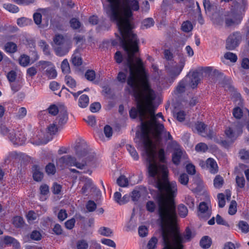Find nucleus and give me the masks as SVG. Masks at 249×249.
<instances>
[{
    "mask_svg": "<svg viewBox=\"0 0 249 249\" xmlns=\"http://www.w3.org/2000/svg\"><path fill=\"white\" fill-rule=\"evenodd\" d=\"M144 93L135 91L136 94L137 108H132L129 111L131 118L135 119L139 116L141 121V141L144 144L148 160L153 161L154 153L152 148V139L158 142L161 139V133L164 132V126L158 119L164 121L161 113L155 115L153 102L156 98L155 92L146 86L144 87Z\"/></svg>",
    "mask_w": 249,
    "mask_h": 249,
    "instance_id": "f257e3e1",
    "label": "nucleus"
},
{
    "mask_svg": "<svg viewBox=\"0 0 249 249\" xmlns=\"http://www.w3.org/2000/svg\"><path fill=\"white\" fill-rule=\"evenodd\" d=\"M177 185L175 183L169 184L165 190L167 196L162 195L158 201L164 246L163 249H183V244L190 241L194 236L189 228H186L182 235L175 226L177 214L174 198L177 195Z\"/></svg>",
    "mask_w": 249,
    "mask_h": 249,
    "instance_id": "f03ea898",
    "label": "nucleus"
},
{
    "mask_svg": "<svg viewBox=\"0 0 249 249\" xmlns=\"http://www.w3.org/2000/svg\"><path fill=\"white\" fill-rule=\"evenodd\" d=\"M124 49L126 52L127 57L124 63L122 71H120L117 76V79L122 83L126 81L128 72L129 75L127 83V89L132 94L136 100L135 90L140 92L142 95L144 93V87L147 86L150 88L148 83L141 77V73L143 71L142 62L137 53L138 52L139 39L135 36L133 37V41L119 40Z\"/></svg>",
    "mask_w": 249,
    "mask_h": 249,
    "instance_id": "7ed1b4c3",
    "label": "nucleus"
},
{
    "mask_svg": "<svg viewBox=\"0 0 249 249\" xmlns=\"http://www.w3.org/2000/svg\"><path fill=\"white\" fill-rule=\"evenodd\" d=\"M109 5L106 13L111 20L115 21L120 32L119 39L133 41L137 36L132 31L131 20L133 12L140 9V0H107Z\"/></svg>",
    "mask_w": 249,
    "mask_h": 249,
    "instance_id": "20e7f679",
    "label": "nucleus"
},
{
    "mask_svg": "<svg viewBox=\"0 0 249 249\" xmlns=\"http://www.w3.org/2000/svg\"><path fill=\"white\" fill-rule=\"evenodd\" d=\"M145 155L146 160L148 162V172L150 177L153 178L156 180V186L160 191V193L157 196V200L161 196H167L165 190L166 186L172 183H177L175 181L169 182L167 180V177L168 171L167 168L164 163L165 162L164 151L163 149H160L158 152V158L161 163H159L157 160L156 154L153 145L152 144V148L154 153V160L153 161H150L147 158V156L145 151V147L143 142H142Z\"/></svg>",
    "mask_w": 249,
    "mask_h": 249,
    "instance_id": "39448f33",
    "label": "nucleus"
},
{
    "mask_svg": "<svg viewBox=\"0 0 249 249\" xmlns=\"http://www.w3.org/2000/svg\"><path fill=\"white\" fill-rule=\"evenodd\" d=\"M184 64V61L181 62L180 64H177L173 62H168L165 64V71L171 82H173L179 75L183 69Z\"/></svg>",
    "mask_w": 249,
    "mask_h": 249,
    "instance_id": "423d86ee",
    "label": "nucleus"
},
{
    "mask_svg": "<svg viewBox=\"0 0 249 249\" xmlns=\"http://www.w3.org/2000/svg\"><path fill=\"white\" fill-rule=\"evenodd\" d=\"M57 165L62 169L66 166H74L79 169H83L86 165V162L81 163L76 161V159L70 155H65L59 158L57 161Z\"/></svg>",
    "mask_w": 249,
    "mask_h": 249,
    "instance_id": "0eeeda50",
    "label": "nucleus"
},
{
    "mask_svg": "<svg viewBox=\"0 0 249 249\" xmlns=\"http://www.w3.org/2000/svg\"><path fill=\"white\" fill-rule=\"evenodd\" d=\"M40 67V71H43V73L49 79L55 78L57 76V72L53 64L50 61H40L37 63Z\"/></svg>",
    "mask_w": 249,
    "mask_h": 249,
    "instance_id": "6e6552de",
    "label": "nucleus"
},
{
    "mask_svg": "<svg viewBox=\"0 0 249 249\" xmlns=\"http://www.w3.org/2000/svg\"><path fill=\"white\" fill-rule=\"evenodd\" d=\"M242 18L241 14L236 13L231 9L225 18L226 25L230 27L239 24L241 22Z\"/></svg>",
    "mask_w": 249,
    "mask_h": 249,
    "instance_id": "1a4fd4ad",
    "label": "nucleus"
},
{
    "mask_svg": "<svg viewBox=\"0 0 249 249\" xmlns=\"http://www.w3.org/2000/svg\"><path fill=\"white\" fill-rule=\"evenodd\" d=\"M242 125L237 123L233 125L232 127L227 128L225 133L226 136L232 141L235 140L242 133Z\"/></svg>",
    "mask_w": 249,
    "mask_h": 249,
    "instance_id": "9d476101",
    "label": "nucleus"
},
{
    "mask_svg": "<svg viewBox=\"0 0 249 249\" xmlns=\"http://www.w3.org/2000/svg\"><path fill=\"white\" fill-rule=\"evenodd\" d=\"M75 155L78 159L84 158L88 161H92L96 158L94 153L89 152L87 149L80 146L75 147Z\"/></svg>",
    "mask_w": 249,
    "mask_h": 249,
    "instance_id": "9b49d317",
    "label": "nucleus"
},
{
    "mask_svg": "<svg viewBox=\"0 0 249 249\" xmlns=\"http://www.w3.org/2000/svg\"><path fill=\"white\" fill-rule=\"evenodd\" d=\"M241 40V35L239 32H236L230 35L227 39L226 48L228 50H233L237 47Z\"/></svg>",
    "mask_w": 249,
    "mask_h": 249,
    "instance_id": "f8f14e48",
    "label": "nucleus"
},
{
    "mask_svg": "<svg viewBox=\"0 0 249 249\" xmlns=\"http://www.w3.org/2000/svg\"><path fill=\"white\" fill-rule=\"evenodd\" d=\"M8 137L10 141L15 144L22 145L26 141V137L22 131H18L15 133L14 130H12L10 132Z\"/></svg>",
    "mask_w": 249,
    "mask_h": 249,
    "instance_id": "ddd939ff",
    "label": "nucleus"
},
{
    "mask_svg": "<svg viewBox=\"0 0 249 249\" xmlns=\"http://www.w3.org/2000/svg\"><path fill=\"white\" fill-rule=\"evenodd\" d=\"M201 77V72L198 71H194L192 73H190L188 76L185 79H187V82L188 81V79H189L190 86L193 89H194L196 88L198 84Z\"/></svg>",
    "mask_w": 249,
    "mask_h": 249,
    "instance_id": "4468645a",
    "label": "nucleus"
},
{
    "mask_svg": "<svg viewBox=\"0 0 249 249\" xmlns=\"http://www.w3.org/2000/svg\"><path fill=\"white\" fill-rule=\"evenodd\" d=\"M198 215L201 218L207 219L210 217L212 214L208 204L205 202H202L200 203L198 207Z\"/></svg>",
    "mask_w": 249,
    "mask_h": 249,
    "instance_id": "2eb2a0df",
    "label": "nucleus"
},
{
    "mask_svg": "<svg viewBox=\"0 0 249 249\" xmlns=\"http://www.w3.org/2000/svg\"><path fill=\"white\" fill-rule=\"evenodd\" d=\"M68 120L67 108L65 107H62L59 113V115L55 120L58 125L61 126L66 124Z\"/></svg>",
    "mask_w": 249,
    "mask_h": 249,
    "instance_id": "dca6fc26",
    "label": "nucleus"
},
{
    "mask_svg": "<svg viewBox=\"0 0 249 249\" xmlns=\"http://www.w3.org/2000/svg\"><path fill=\"white\" fill-rule=\"evenodd\" d=\"M186 155L180 149H176L173 154L172 160L176 165H178L182 159H185Z\"/></svg>",
    "mask_w": 249,
    "mask_h": 249,
    "instance_id": "f3484780",
    "label": "nucleus"
},
{
    "mask_svg": "<svg viewBox=\"0 0 249 249\" xmlns=\"http://www.w3.org/2000/svg\"><path fill=\"white\" fill-rule=\"evenodd\" d=\"M206 167L212 174H215L218 171L217 164L212 158H209L206 161Z\"/></svg>",
    "mask_w": 249,
    "mask_h": 249,
    "instance_id": "a211bd4d",
    "label": "nucleus"
},
{
    "mask_svg": "<svg viewBox=\"0 0 249 249\" xmlns=\"http://www.w3.org/2000/svg\"><path fill=\"white\" fill-rule=\"evenodd\" d=\"M33 177L35 180L40 181L43 178V174L41 169L37 165H34L33 167Z\"/></svg>",
    "mask_w": 249,
    "mask_h": 249,
    "instance_id": "6ab92c4d",
    "label": "nucleus"
},
{
    "mask_svg": "<svg viewBox=\"0 0 249 249\" xmlns=\"http://www.w3.org/2000/svg\"><path fill=\"white\" fill-rule=\"evenodd\" d=\"M80 49L75 50L71 57L72 63L76 66H80L82 64V60L80 55Z\"/></svg>",
    "mask_w": 249,
    "mask_h": 249,
    "instance_id": "aec40b11",
    "label": "nucleus"
},
{
    "mask_svg": "<svg viewBox=\"0 0 249 249\" xmlns=\"http://www.w3.org/2000/svg\"><path fill=\"white\" fill-rule=\"evenodd\" d=\"M89 247L87 240L81 239L76 241L73 248V249H88Z\"/></svg>",
    "mask_w": 249,
    "mask_h": 249,
    "instance_id": "412c9836",
    "label": "nucleus"
},
{
    "mask_svg": "<svg viewBox=\"0 0 249 249\" xmlns=\"http://www.w3.org/2000/svg\"><path fill=\"white\" fill-rule=\"evenodd\" d=\"M82 180L84 182V185L81 190V193L84 194L87 192L89 188H92L93 183L92 180L88 178L83 177Z\"/></svg>",
    "mask_w": 249,
    "mask_h": 249,
    "instance_id": "4be33fe9",
    "label": "nucleus"
},
{
    "mask_svg": "<svg viewBox=\"0 0 249 249\" xmlns=\"http://www.w3.org/2000/svg\"><path fill=\"white\" fill-rule=\"evenodd\" d=\"M89 104V98L86 94L82 95L78 100V106L81 108L86 107Z\"/></svg>",
    "mask_w": 249,
    "mask_h": 249,
    "instance_id": "5701e85b",
    "label": "nucleus"
},
{
    "mask_svg": "<svg viewBox=\"0 0 249 249\" xmlns=\"http://www.w3.org/2000/svg\"><path fill=\"white\" fill-rule=\"evenodd\" d=\"M4 242L7 245L13 244V246L17 249H19L20 247L19 243L15 239L11 236H5L4 238Z\"/></svg>",
    "mask_w": 249,
    "mask_h": 249,
    "instance_id": "b1692460",
    "label": "nucleus"
},
{
    "mask_svg": "<svg viewBox=\"0 0 249 249\" xmlns=\"http://www.w3.org/2000/svg\"><path fill=\"white\" fill-rule=\"evenodd\" d=\"M59 126H60L58 125L57 120H55L48 126L47 132L50 135H54L58 131Z\"/></svg>",
    "mask_w": 249,
    "mask_h": 249,
    "instance_id": "393cba45",
    "label": "nucleus"
},
{
    "mask_svg": "<svg viewBox=\"0 0 249 249\" xmlns=\"http://www.w3.org/2000/svg\"><path fill=\"white\" fill-rule=\"evenodd\" d=\"M212 244L211 238L208 236H204L200 241V245L203 249L209 248Z\"/></svg>",
    "mask_w": 249,
    "mask_h": 249,
    "instance_id": "a878e982",
    "label": "nucleus"
},
{
    "mask_svg": "<svg viewBox=\"0 0 249 249\" xmlns=\"http://www.w3.org/2000/svg\"><path fill=\"white\" fill-rule=\"evenodd\" d=\"M19 64L23 67L27 66L30 62V57L26 54L21 55L18 59Z\"/></svg>",
    "mask_w": 249,
    "mask_h": 249,
    "instance_id": "bb28decb",
    "label": "nucleus"
},
{
    "mask_svg": "<svg viewBox=\"0 0 249 249\" xmlns=\"http://www.w3.org/2000/svg\"><path fill=\"white\" fill-rule=\"evenodd\" d=\"M17 49V45L13 42H7L5 45V50L7 53H14L16 52Z\"/></svg>",
    "mask_w": 249,
    "mask_h": 249,
    "instance_id": "cd10ccee",
    "label": "nucleus"
},
{
    "mask_svg": "<svg viewBox=\"0 0 249 249\" xmlns=\"http://www.w3.org/2000/svg\"><path fill=\"white\" fill-rule=\"evenodd\" d=\"M126 148L133 159L136 160H138L139 155L135 148L129 144L126 145Z\"/></svg>",
    "mask_w": 249,
    "mask_h": 249,
    "instance_id": "c85d7f7f",
    "label": "nucleus"
},
{
    "mask_svg": "<svg viewBox=\"0 0 249 249\" xmlns=\"http://www.w3.org/2000/svg\"><path fill=\"white\" fill-rule=\"evenodd\" d=\"M27 112V109L25 107H21L18 108L17 112L16 113L15 117L17 119H22L26 116Z\"/></svg>",
    "mask_w": 249,
    "mask_h": 249,
    "instance_id": "c756f323",
    "label": "nucleus"
},
{
    "mask_svg": "<svg viewBox=\"0 0 249 249\" xmlns=\"http://www.w3.org/2000/svg\"><path fill=\"white\" fill-rule=\"evenodd\" d=\"M187 79H184L180 81L177 86L176 92L178 93H181L185 91Z\"/></svg>",
    "mask_w": 249,
    "mask_h": 249,
    "instance_id": "7c9ffc66",
    "label": "nucleus"
},
{
    "mask_svg": "<svg viewBox=\"0 0 249 249\" xmlns=\"http://www.w3.org/2000/svg\"><path fill=\"white\" fill-rule=\"evenodd\" d=\"M117 183L121 187H125L128 185V180L124 176L122 175L117 179Z\"/></svg>",
    "mask_w": 249,
    "mask_h": 249,
    "instance_id": "2f4dec72",
    "label": "nucleus"
},
{
    "mask_svg": "<svg viewBox=\"0 0 249 249\" xmlns=\"http://www.w3.org/2000/svg\"><path fill=\"white\" fill-rule=\"evenodd\" d=\"M31 142L34 145H40L43 144H46L47 142L43 139H41L38 137V135H36L30 139Z\"/></svg>",
    "mask_w": 249,
    "mask_h": 249,
    "instance_id": "473e14b6",
    "label": "nucleus"
},
{
    "mask_svg": "<svg viewBox=\"0 0 249 249\" xmlns=\"http://www.w3.org/2000/svg\"><path fill=\"white\" fill-rule=\"evenodd\" d=\"M24 220L21 216H17L13 219V224L17 228H20L24 225Z\"/></svg>",
    "mask_w": 249,
    "mask_h": 249,
    "instance_id": "72a5a7b5",
    "label": "nucleus"
},
{
    "mask_svg": "<svg viewBox=\"0 0 249 249\" xmlns=\"http://www.w3.org/2000/svg\"><path fill=\"white\" fill-rule=\"evenodd\" d=\"M99 233L103 236L108 237L112 235L113 231L110 229L103 227L99 229Z\"/></svg>",
    "mask_w": 249,
    "mask_h": 249,
    "instance_id": "f704fd0d",
    "label": "nucleus"
},
{
    "mask_svg": "<svg viewBox=\"0 0 249 249\" xmlns=\"http://www.w3.org/2000/svg\"><path fill=\"white\" fill-rule=\"evenodd\" d=\"M223 183V178L219 175H217L213 180L214 186L216 188H220L222 186Z\"/></svg>",
    "mask_w": 249,
    "mask_h": 249,
    "instance_id": "c9c22d12",
    "label": "nucleus"
},
{
    "mask_svg": "<svg viewBox=\"0 0 249 249\" xmlns=\"http://www.w3.org/2000/svg\"><path fill=\"white\" fill-rule=\"evenodd\" d=\"M69 48H62L60 46L55 49V52L57 55L62 56L66 55L69 51Z\"/></svg>",
    "mask_w": 249,
    "mask_h": 249,
    "instance_id": "e433bc0d",
    "label": "nucleus"
},
{
    "mask_svg": "<svg viewBox=\"0 0 249 249\" xmlns=\"http://www.w3.org/2000/svg\"><path fill=\"white\" fill-rule=\"evenodd\" d=\"M181 29L183 31L188 33L193 29V25L192 23L188 21H184L181 25Z\"/></svg>",
    "mask_w": 249,
    "mask_h": 249,
    "instance_id": "4c0bfd02",
    "label": "nucleus"
},
{
    "mask_svg": "<svg viewBox=\"0 0 249 249\" xmlns=\"http://www.w3.org/2000/svg\"><path fill=\"white\" fill-rule=\"evenodd\" d=\"M53 41L55 45L59 46L64 43L65 39L62 35L57 34L53 37Z\"/></svg>",
    "mask_w": 249,
    "mask_h": 249,
    "instance_id": "58836bf2",
    "label": "nucleus"
},
{
    "mask_svg": "<svg viewBox=\"0 0 249 249\" xmlns=\"http://www.w3.org/2000/svg\"><path fill=\"white\" fill-rule=\"evenodd\" d=\"M185 202L190 209H193L195 208V199L192 196L189 195L186 196L185 197Z\"/></svg>",
    "mask_w": 249,
    "mask_h": 249,
    "instance_id": "ea45409f",
    "label": "nucleus"
},
{
    "mask_svg": "<svg viewBox=\"0 0 249 249\" xmlns=\"http://www.w3.org/2000/svg\"><path fill=\"white\" fill-rule=\"evenodd\" d=\"M62 107L65 106L63 105H60L59 107H57L55 105H52L48 108L49 112L52 115H55L58 112H60V111Z\"/></svg>",
    "mask_w": 249,
    "mask_h": 249,
    "instance_id": "a19ab883",
    "label": "nucleus"
},
{
    "mask_svg": "<svg viewBox=\"0 0 249 249\" xmlns=\"http://www.w3.org/2000/svg\"><path fill=\"white\" fill-rule=\"evenodd\" d=\"M154 21L152 18H147L145 19L142 22V27L143 29H147L154 25Z\"/></svg>",
    "mask_w": 249,
    "mask_h": 249,
    "instance_id": "79ce46f5",
    "label": "nucleus"
},
{
    "mask_svg": "<svg viewBox=\"0 0 249 249\" xmlns=\"http://www.w3.org/2000/svg\"><path fill=\"white\" fill-rule=\"evenodd\" d=\"M66 84L71 88H74L76 87V81L74 79L70 76H66L65 78Z\"/></svg>",
    "mask_w": 249,
    "mask_h": 249,
    "instance_id": "37998d69",
    "label": "nucleus"
},
{
    "mask_svg": "<svg viewBox=\"0 0 249 249\" xmlns=\"http://www.w3.org/2000/svg\"><path fill=\"white\" fill-rule=\"evenodd\" d=\"M61 68L62 72L64 73H68L70 71L69 63L67 59H64L62 62Z\"/></svg>",
    "mask_w": 249,
    "mask_h": 249,
    "instance_id": "c03bdc74",
    "label": "nucleus"
},
{
    "mask_svg": "<svg viewBox=\"0 0 249 249\" xmlns=\"http://www.w3.org/2000/svg\"><path fill=\"white\" fill-rule=\"evenodd\" d=\"M238 226L243 232L247 233L249 231V224L245 221H240Z\"/></svg>",
    "mask_w": 249,
    "mask_h": 249,
    "instance_id": "a18cd8bd",
    "label": "nucleus"
},
{
    "mask_svg": "<svg viewBox=\"0 0 249 249\" xmlns=\"http://www.w3.org/2000/svg\"><path fill=\"white\" fill-rule=\"evenodd\" d=\"M39 46L43 50L45 54L48 55L50 53L49 46L46 42L43 40H40L38 42Z\"/></svg>",
    "mask_w": 249,
    "mask_h": 249,
    "instance_id": "49530a36",
    "label": "nucleus"
},
{
    "mask_svg": "<svg viewBox=\"0 0 249 249\" xmlns=\"http://www.w3.org/2000/svg\"><path fill=\"white\" fill-rule=\"evenodd\" d=\"M158 243V239L155 237H152L148 241L147 248L148 249H155Z\"/></svg>",
    "mask_w": 249,
    "mask_h": 249,
    "instance_id": "de8ad7c7",
    "label": "nucleus"
},
{
    "mask_svg": "<svg viewBox=\"0 0 249 249\" xmlns=\"http://www.w3.org/2000/svg\"><path fill=\"white\" fill-rule=\"evenodd\" d=\"M46 172L48 175H54L56 172L55 166L54 164L49 163L46 166Z\"/></svg>",
    "mask_w": 249,
    "mask_h": 249,
    "instance_id": "09e8293b",
    "label": "nucleus"
},
{
    "mask_svg": "<svg viewBox=\"0 0 249 249\" xmlns=\"http://www.w3.org/2000/svg\"><path fill=\"white\" fill-rule=\"evenodd\" d=\"M208 146L203 142H200L195 147L196 150L198 152H205L208 150Z\"/></svg>",
    "mask_w": 249,
    "mask_h": 249,
    "instance_id": "8fccbe9b",
    "label": "nucleus"
},
{
    "mask_svg": "<svg viewBox=\"0 0 249 249\" xmlns=\"http://www.w3.org/2000/svg\"><path fill=\"white\" fill-rule=\"evenodd\" d=\"M95 72L93 70H89L86 71L85 76L86 78L90 81H92L95 79Z\"/></svg>",
    "mask_w": 249,
    "mask_h": 249,
    "instance_id": "3c124183",
    "label": "nucleus"
},
{
    "mask_svg": "<svg viewBox=\"0 0 249 249\" xmlns=\"http://www.w3.org/2000/svg\"><path fill=\"white\" fill-rule=\"evenodd\" d=\"M178 213L182 217H185L188 214V209L183 204H180L178 207Z\"/></svg>",
    "mask_w": 249,
    "mask_h": 249,
    "instance_id": "603ef678",
    "label": "nucleus"
},
{
    "mask_svg": "<svg viewBox=\"0 0 249 249\" xmlns=\"http://www.w3.org/2000/svg\"><path fill=\"white\" fill-rule=\"evenodd\" d=\"M31 20L25 18H21L17 20V24L20 27H23L30 24Z\"/></svg>",
    "mask_w": 249,
    "mask_h": 249,
    "instance_id": "864d4df0",
    "label": "nucleus"
},
{
    "mask_svg": "<svg viewBox=\"0 0 249 249\" xmlns=\"http://www.w3.org/2000/svg\"><path fill=\"white\" fill-rule=\"evenodd\" d=\"M3 7L8 11L12 13H17L19 11L18 6L12 4H4Z\"/></svg>",
    "mask_w": 249,
    "mask_h": 249,
    "instance_id": "5fc2aeb1",
    "label": "nucleus"
},
{
    "mask_svg": "<svg viewBox=\"0 0 249 249\" xmlns=\"http://www.w3.org/2000/svg\"><path fill=\"white\" fill-rule=\"evenodd\" d=\"M237 203L235 200H232L229 206L228 213L230 215L234 214L237 211Z\"/></svg>",
    "mask_w": 249,
    "mask_h": 249,
    "instance_id": "6e6d98bb",
    "label": "nucleus"
},
{
    "mask_svg": "<svg viewBox=\"0 0 249 249\" xmlns=\"http://www.w3.org/2000/svg\"><path fill=\"white\" fill-rule=\"evenodd\" d=\"M224 58L227 60H230L232 62H235L237 59L236 55L231 52L226 53L224 54Z\"/></svg>",
    "mask_w": 249,
    "mask_h": 249,
    "instance_id": "4d7b16f0",
    "label": "nucleus"
},
{
    "mask_svg": "<svg viewBox=\"0 0 249 249\" xmlns=\"http://www.w3.org/2000/svg\"><path fill=\"white\" fill-rule=\"evenodd\" d=\"M232 114L233 116L237 119H240L243 116V112L240 107H237L233 108Z\"/></svg>",
    "mask_w": 249,
    "mask_h": 249,
    "instance_id": "13d9d810",
    "label": "nucleus"
},
{
    "mask_svg": "<svg viewBox=\"0 0 249 249\" xmlns=\"http://www.w3.org/2000/svg\"><path fill=\"white\" fill-rule=\"evenodd\" d=\"M206 127V125L202 122H197V123L195 124L196 129L197 130V132L201 134L204 132Z\"/></svg>",
    "mask_w": 249,
    "mask_h": 249,
    "instance_id": "bf43d9fd",
    "label": "nucleus"
},
{
    "mask_svg": "<svg viewBox=\"0 0 249 249\" xmlns=\"http://www.w3.org/2000/svg\"><path fill=\"white\" fill-rule=\"evenodd\" d=\"M217 199L218 200V206L220 208H223L225 205V196L222 193L218 194L217 195Z\"/></svg>",
    "mask_w": 249,
    "mask_h": 249,
    "instance_id": "052dcab7",
    "label": "nucleus"
},
{
    "mask_svg": "<svg viewBox=\"0 0 249 249\" xmlns=\"http://www.w3.org/2000/svg\"><path fill=\"white\" fill-rule=\"evenodd\" d=\"M175 116L178 121L181 122L185 120L186 113L183 110H179L176 113Z\"/></svg>",
    "mask_w": 249,
    "mask_h": 249,
    "instance_id": "680f3d73",
    "label": "nucleus"
},
{
    "mask_svg": "<svg viewBox=\"0 0 249 249\" xmlns=\"http://www.w3.org/2000/svg\"><path fill=\"white\" fill-rule=\"evenodd\" d=\"M236 182L237 185L239 187L241 188L244 187L245 184V180L243 177H240L237 176L236 178Z\"/></svg>",
    "mask_w": 249,
    "mask_h": 249,
    "instance_id": "e2e57ef3",
    "label": "nucleus"
},
{
    "mask_svg": "<svg viewBox=\"0 0 249 249\" xmlns=\"http://www.w3.org/2000/svg\"><path fill=\"white\" fill-rule=\"evenodd\" d=\"M101 107V105L99 102H95L90 105L89 108L92 112H97L100 109Z\"/></svg>",
    "mask_w": 249,
    "mask_h": 249,
    "instance_id": "0e129e2a",
    "label": "nucleus"
},
{
    "mask_svg": "<svg viewBox=\"0 0 249 249\" xmlns=\"http://www.w3.org/2000/svg\"><path fill=\"white\" fill-rule=\"evenodd\" d=\"M164 58L167 61H171L174 57L173 53L168 49L164 50L163 52Z\"/></svg>",
    "mask_w": 249,
    "mask_h": 249,
    "instance_id": "69168bd1",
    "label": "nucleus"
},
{
    "mask_svg": "<svg viewBox=\"0 0 249 249\" xmlns=\"http://www.w3.org/2000/svg\"><path fill=\"white\" fill-rule=\"evenodd\" d=\"M138 232L141 237H145L148 233L147 228L145 226H141L139 227Z\"/></svg>",
    "mask_w": 249,
    "mask_h": 249,
    "instance_id": "338daca9",
    "label": "nucleus"
},
{
    "mask_svg": "<svg viewBox=\"0 0 249 249\" xmlns=\"http://www.w3.org/2000/svg\"><path fill=\"white\" fill-rule=\"evenodd\" d=\"M240 247L239 243H236L235 244L229 242L226 243L224 245V249H236V248H239Z\"/></svg>",
    "mask_w": 249,
    "mask_h": 249,
    "instance_id": "774afa93",
    "label": "nucleus"
}]
</instances>
